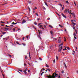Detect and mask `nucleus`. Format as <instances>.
Returning <instances> with one entry per match:
<instances>
[{
	"mask_svg": "<svg viewBox=\"0 0 78 78\" xmlns=\"http://www.w3.org/2000/svg\"><path fill=\"white\" fill-rule=\"evenodd\" d=\"M71 22H72V23H73L72 24L73 25V26L76 25V23H74V22H73V20H72Z\"/></svg>",
	"mask_w": 78,
	"mask_h": 78,
	"instance_id": "1",
	"label": "nucleus"
},
{
	"mask_svg": "<svg viewBox=\"0 0 78 78\" xmlns=\"http://www.w3.org/2000/svg\"><path fill=\"white\" fill-rule=\"evenodd\" d=\"M26 22V21H25V20H23L22 21V23L23 24L25 23Z\"/></svg>",
	"mask_w": 78,
	"mask_h": 78,
	"instance_id": "2",
	"label": "nucleus"
},
{
	"mask_svg": "<svg viewBox=\"0 0 78 78\" xmlns=\"http://www.w3.org/2000/svg\"><path fill=\"white\" fill-rule=\"evenodd\" d=\"M61 14L62 16L63 17H64L65 18H66V16L64 14L62 13H61Z\"/></svg>",
	"mask_w": 78,
	"mask_h": 78,
	"instance_id": "3",
	"label": "nucleus"
},
{
	"mask_svg": "<svg viewBox=\"0 0 78 78\" xmlns=\"http://www.w3.org/2000/svg\"><path fill=\"white\" fill-rule=\"evenodd\" d=\"M64 12L65 13H67V9H66L65 10Z\"/></svg>",
	"mask_w": 78,
	"mask_h": 78,
	"instance_id": "4",
	"label": "nucleus"
},
{
	"mask_svg": "<svg viewBox=\"0 0 78 78\" xmlns=\"http://www.w3.org/2000/svg\"><path fill=\"white\" fill-rule=\"evenodd\" d=\"M12 25H16V24H17V23H14V22H13L12 23Z\"/></svg>",
	"mask_w": 78,
	"mask_h": 78,
	"instance_id": "5",
	"label": "nucleus"
},
{
	"mask_svg": "<svg viewBox=\"0 0 78 78\" xmlns=\"http://www.w3.org/2000/svg\"><path fill=\"white\" fill-rule=\"evenodd\" d=\"M73 35L74 36V37H75V36H76V34L74 32L73 33Z\"/></svg>",
	"mask_w": 78,
	"mask_h": 78,
	"instance_id": "6",
	"label": "nucleus"
},
{
	"mask_svg": "<svg viewBox=\"0 0 78 78\" xmlns=\"http://www.w3.org/2000/svg\"><path fill=\"white\" fill-rule=\"evenodd\" d=\"M50 76H51V75H50L49 76H46L48 77V78H51Z\"/></svg>",
	"mask_w": 78,
	"mask_h": 78,
	"instance_id": "7",
	"label": "nucleus"
},
{
	"mask_svg": "<svg viewBox=\"0 0 78 78\" xmlns=\"http://www.w3.org/2000/svg\"><path fill=\"white\" fill-rule=\"evenodd\" d=\"M58 43H61V40L60 39H58Z\"/></svg>",
	"mask_w": 78,
	"mask_h": 78,
	"instance_id": "8",
	"label": "nucleus"
},
{
	"mask_svg": "<svg viewBox=\"0 0 78 78\" xmlns=\"http://www.w3.org/2000/svg\"><path fill=\"white\" fill-rule=\"evenodd\" d=\"M2 33V34H6V32H3L2 31H1Z\"/></svg>",
	"mask_w": 78,
	"mask_h": 78,
	"instance_id": "9",
	"label": "nucleus"
},
{
	"mask_svg": "<svg viewBox=\"0 0 78 78\" xmlns=\"http://www.w3.org/2000/svg\"><path fill=\"white\" fill-rule=\"evenodd\" d=\"M38 37L40 39H41V35L39 34L38 35Z\"/></svg>",
	"mask_w": 78,
	"mask_h": 78,
	"instance_id": "10",
	"label": "nucleus"
},
{
	"mask_svg": "<svg viewBox=\"0 0 78 78\" xmlns=\"http://www.w3.org/2000/svg\"><path fill=\"white\" fill-rule=\"evenodd\" d=\"M64 64L65 65L64 66H65V68H67V66L66 65V63H64Z\"/></svg>",
	"mask_w": 78,
	"mask_h": 78,
	"instance_id": "11",
	"label": "nucleus"
},
{
	"mask_svg": "<svg viewBox=\"0 0 78 78\" xmlns=\"http://www.w3.org/2000/svg\"><path fill=\"white\" fill-rule=\"evenodd\" d=\"M38 31H39L38 32H39V34H40H40H42V31H41L40 30V31H39V30H38Z\"/></svg>",
	"mask_w": 78,
	"mask_h": 78,
	"instance_id": "12",
	"label": "nucleus"
},
{
	"mask_svg": "<svg viewBox=\"0 0 78 78\" xmlns=\"http://www.w3.org/2000/svg\"><path fill=\"white\" fill-rule=\"evenodd\" d=\"M58 78H61V74H59L58 76Z\"/></svg>",
	"mask_w": 78,
	"mask_h": 78,
	"instance_id": "13",
	"label": "nucleus"
},
{
	"mask_svg": "<svg viewBox=\"0 0 78 78\" xmlns=\"http://www.w3.org/2000/svg\"><path fill=\"white\" fill-rule=\"evenodd\" d=\"M5 30H9V28L5 27Z\"/></svg>",
	"mask_w": 78,
	"mask_h": 78,
	"instance_id": "14",
	"label": "nucleus"
},
{
	"mask_svg": "<svg viewBox=\"0 0 78 78\" xmlns=\"http://www.w3.org/2000/svg\"><path fill=\"white\" fill-rule=\"evenodd\" d=\"M50 33L51 34H52V35H53V31H50Z\"/></svg>",
	"mask_w": 78,
	"mask_h": 78,
	"instance_id": "15",
	"label": "nucleus"
},
{
	"mask_svg": "<svg viewBox=\"0 0 78 78\" xmlns=\"http://www.w3.org/2000/svg\"><path fill=\"white\" fill-rule=\"evenodd\" d=\"M59 27H61V28H62L63 27V26H62L61 24L59 25Z\"/></svg>",
	"mask_w": 78,
	"mask_h": 78,
	"instance_id": "16",
	"label": "nucleus"
},
{
	"mask_svg": "<svg viewBox=\"0 0 78 78\" xmlns=\"http://www.w3.org/2000/svg\"><path fill=\"white\" fill-rule=\"evenodd\" d=\"M46 70H48V71H49V72H50V70H51V69H47Z\"/></svg>",
	"mask_w": 78,
	"mask_h": 78,
	"instance_id": "17",
	"label": "nucleus"
},
{
	"mask_svg": "<svg viewBox=\"0 0 78 78\" xmlns=\"http://www.w3.org/2000/svg\"><path fill=\"white\" fill-rule=\"evenodd\" d=\"M61 49H59L58 50V52H61Z\"/></svg>",
	"mask_w": 78,
	"mask_h": 78,
	"instance_id": "18",
	"label": "nucleus"
},
{
	"mask_svg": "<svg viewBox=\"0 0 78 78\" xmlns=\"http://www.w3.org/2000/svg\"><path fill=\"white\" fill-rule=\"evenodd\" d=\"M56 58L57 61H58V56L56 55Z\"/></svg>",
	"mask_w": 78,
	"mask_h": 78,
	"instance_id": "19",
	"label": "nucleus"
},
{
	"mask_svg": "<svg viewBox=\"0 0 78 78\" xmlns=\"http://www.w3.org/2000/svg\"><path fill=\"white\" fill-rule=\"evenodd\" d=\"M44 3L45 5H46V6H48V5H47V2H44Z\"/></svg>",
	"mask_w": 78,
	"mask_h": 78,
	"instance_id": "20",
	"label": "nucleus"
},
{
	"mask_svg": "<svg viewBox=\"0 0 78 78\" xmlns=\"http://www.w3.org/2000/svg\"><path fill=\"white\" fill-rule=\"evenodd\" d=\"M16 28V27H15L13 29V31L15 32V30H16V29H15V28Z\"/></svg>",
	"mask_w": 78,
	"mask_h": 78,
	"instance_id": "21",
	"label": "nucleus"
},
{
	"mask_svg": "<svg viewBox=\"0 0 78 78\" xmlns=\"http://www.w3.org/2000/svg\"><path fill=\"white\" fill-rule=\"evenodd\" d=\"M69 11H70L69 10V9H68L67 10V12H68V13H69V14L70 13V12H69Z\"/></svg>",
	"mask_w": 78,
	"mask_h": 78,
	"instance_id": "22",
	"label": "nucleus"
},
{
	"mask_svg": "<svg viewBox=\"0 0 78 78\" xmlns=\"http://www.w3.org/2000/svg\"><path fill=\"white\" fill-rule=\"evenodd\" d=\"M46 66L47 67H49V66L47 64L46 65Z\"/></svg>",
	"mask_w": 78,
	"mask_h": 78,
	"instance_id": "23",
	"label": "nucleus"
},
{
	"mask_svg": "<svg viewBox=\"0 0 78 78\" xmlns=\"http://www.w3.org/2000/svg\"><path fill=\"white\" fill-rule=\"evenodd\" d=\"M22 45H23V46H25V45H26V44H25V43H22Z\"/></svg>",
	"mask_w": 78,
	"mask_h": 78,
	"instance_id": "24",
	"label": "nucleus"
},
{
	"mask_svg": "<svg viewBox=\"0 0 78 78\" xmlns=\"http://www.w3.org/2000/svg\"><path fill=\"white\" fill-rule=\"evenodd\" d=\"M64 73V70L62 71V73Z\"/></svg>",
	"mask_w": 78,
	"mask_h": 78,
	"instance_id": "25",
	"label": "nucleus"
},
{
	"mask_svg": "<svg viewBox=\"0 0 78 78\" xmlns=\"http://www.w3.org/2000/svg\"><path fill=\"white\" fill-rule=\"evenodd\" d=\"M54 41H56V40H57V39L55 38H54Z\"/></svg>",
	"mask_w": 78,
	"mask_h": 78,
	"instance_id": "26",
	"label": "nucleus"
},
{
	"mask_svg": "<svg viewBox=\"0 0 78 78\" xmlns=\"http://www.w3.org/2000/svg\"><path fill=\"white\" fill-rule=\"evenodd\" d=\"M32 26L33 27V28H34V29H35V30H36V27H34V26L32 25Z\"/></svg>",
	"mask_w": 78,
	"mask_h": 78,
	"instance_id": "27",
	"label": "nucleus"
},
{
	"mask_svg": "<svg viewBox=\"0 0 78 78\" xmlns=\"http://www.w3.org/2000/svg\"><path fill=\"white\" fill-rule=\"evenodd\" d=\"M66 47L67 49H70V48H69V47L66 46Z\"/></svg>",
	"mask_w": 78,
	"mask_h": 78,
	"instance_id": "28",
	"label": "nucleus"
},
{
	"mask_svg": "<svg viewBox=\"0 0 78 78\" xmlns=\"http://www.w3.org/2000/svg\"><path fill=\"white\" fill-rule=\"evenodd\" d=\"M39 59H40V61H42V58L41 57L39 58Z\"/></svg>",
	"mask_w": 78,
	"mask_h": 78,
	"instance_id": "29",
	"label": "nucleus"
},
{
	"mask_svg": "<svg viewBox=\"0 0 78 78\" xmlns=\"http://www.w3.org/2000/svg\"><path fill=\"white\" fill-rule=\"evenodd\" d=\"M0 23H5V22L1 21Z\"/></svg>",
	"mask_w": 78,
	"mask_h": 78,
	"instance_id": "30",
	"label": "nucleus"
},
{
	"mask_svg": "<svg viewBox=\"0 0 78 78\" xmlns=\"http://www.w3.org/2000/svg\"><path fill=\"white\" fill-rule=\"evenodd\" d=\"M5 27H7V28H8L9 27H10V26H8L7 25H5Z\"/></svg>",
	"mask_w": 78,
	"mask_h": 78,
	"instance_id": "31",
	"label": "nucleus"
},
{
	"mask_svg": "<svg viewBox=\"0 0 78 78\" xmlns=\"http://www.w3.org/2000/svg\"><path fill=\"white\" fill-rule=\"evenodd\" d=\"M74 4H75V6H76V3L75 2H74Z\"/></svg>",
	"mask_w": 78,
	"mask_h": 78,
	"instance_id": "32",
	"label": "nucleus"
},
{
	"mask_svg": "<svg viewBox=\"0 0 78 78\" xmlns=\"http://www.w3.org/2000/svg\"><path fill=\"white\" fill-rule=\"evenodd\" d=\"M41 24H42L41 23H39L38 24V26H39V25H41Z\"/></svg>",
	"mask_w": 78,
	"mask_h": 78,
	"instance_id": "33",
	"label": "nucleus"
},
{
	"mask_svg": "<svg viewBox=\"0 0 78 78\" xmlns=\"http://www.w3.org/2000/svg\"><path fill=\"white\" fill-rule=\"evenodd\" d=\"M49 26L51 28H53V27H52V26H51V25H49Z\"/></svg>",
	"mask_w": 78,
	"mask_h": 78,
	"instance_id": "34",
	"label": "nucleus"
},
{
	"mask_svg": "<svg viewBox=\"0 0 78 78\" xmlns=\"http://www.w3.org/2000/svg\"><path fill=\"white\" fill-rule=\"evenodd\" d=\"M29 57H30V52H29Z\"/></svg>",
	"mask_w": 78,
	"mask_h": 78,
	"instance_id": "35",
	"label": "nucleus"
},
{
	"mask_svg": "<svg viewBox=\"0 0 78 78\" xmlns=\"http://www.w3.org/2000/svg\"><path fill=\"white\" fill-rule=\"evenodd\" d=\"M23 72H24L25 74H27V72L23 71Z\"/></svg>",
	"mask_w": 78,
	"mask_h": 78,
	"instance_id": "36",
	"label": "nucleus"
},
{
	"mask_svg": "<svg viewBox=\"0 0 78 78\" xmlns=\"http://www.w3.org/2000/svg\"><path fill=\"white\" fill-rule=\"evenodd\" d=\"M34 24L35 25H37V23L35 22V23H34Z\"/></svg>",
	"mask_w": 78,
	"mask_h": 78,
	"instance_id": "37",
	"label": "nucleus"
},
{
	"mask_svg": "<svg viewBox=\"0 0 78 78\" xmlns=\"http://www.w3.org/2000/svg\"><path fill=\"white\" fill-rule=\"evenodd\" d=\"M28 9H29L30 11H31V9H30V7H28Z\"/></svg>",
	"mask_w": 78,
	"mask_h": 78,
	"instance_id": "38",
	"label": "nucleus"
},
{
	"mask_svg": "<svg viewBox=\"0 0 78 78\" xmlns=\"http://www.w3.org/2000/svg\"><path fill=\"white\" fill-rule=\"evenodd\" d=\"M5 28V27H2L1 29L2 30H4Z\"/></svg>",
	"mask_w": 78,
	"mask_h": 78,
	"instance_id": "39",
	"label": "nucleus"
},
{
	"mask_svg": "<svg viewBox=\"0 0 78 78\" xmlns=\"http://www.w3.org/2000/svg\"><path fill=\"white\" fill-rule=\"evenodd\" d=\"M50 48H53V46H51L50 47Z\"/></svg>",
	"mask_w": 78,
	"mask_h": 78,
	"instance_id": "40",
	"label": "nucleus"
},
{
	"mask_svg": "<svg viewBox=\"0 0 78 78\" xmlns=\"http://www.w3.org/2000/svg\"><path fill=\"white\" fill-rule=\"evenodd\" d=\"M27 68H26V69L24 70L23 71H25L26 72V71H27Z\"/></svg>",
	"mask_w": 78,
	"mask_h": 78,
	"instance_id": "41",
	"label": "nucleus"
},
{
	"mask_svg": "<svg viewBox=\"0 0 78 78\" xmlns=\"http://www.w3.org/2000/svg\"><path fill=\"white\" fill-rule=\"evenodd\" d=\"M40 27L39 28H41V27H42V25H41L40 26Z\"/></svg>",
	"mask_w": 78,
	"mask_h": 78,
	"instance_id": "42",
	"label": "nucleus"
},
{
	"mask_svg": "<svg viewBox=\"0 0 78 78\" xmlns=\"http://www.w3.org/2000/svg\"><path fill=\"white\" fill-rule=\"evenodd\" d=\"M50 18H48V20H50Z\"/></svg>",
	"mask_w": 78,
	"mask_h": 78,
	"instance_id": "43",
	"label": "nucleus"
},
{
	"mask_svg": "<svg viewBox=\"0 0 78 78\" xmlns=\"http://www.w3.org/2000/svg\"><path fill=\"white\" fill-rule=\"evenodd\" d=\"M37 16H39V15H38V14L37 13H36L35 14Z\"/></svg>",
	"mask_w": 78,
	"mask_h": 78,
	"instance_id": "44",
	"label": "nucleus"
},
{
	"mask_svg": "<svg viewBox=\"0 0 78 78\" xmlns=\"http://www.w3.org/2000/svg\"><path fill=\"white\" fill-rule=\"evenodd\" d=\"M43 9H44V10H46V9L45 8V7H44Z\"/></svg>",
	"mask_w": 78,
	"mask_h": 78,
	"instance_id": "45",
	"label": "nucleus"
},
{
	"mask_svg": "<svg viewBox=\"0 0 78 78\" xmlns=\"http://www.w3.org/2000/svg\"><path fill=\"white\" fill-rule=\"evenodd\" d=\"M53 62L55 63V59H54L53 60Z\"/></svg>",
	"mask_w": 78,
	"mask_h": 78,
	"instance_id": "46",
	"label": "nucleus"
},
{
	"mask_svg": "<svg viewBox=\"0 0 78 78\" xmlns=\"http://www.w3.org/2000/svg\"><path fill=\"white\" fill-rule=\"evenodd\" d=\"M66 3L69 4V2L68 1H66Z\"/></svg>",
	"mask_w": 78,
	"mask_h": 78,
	"instance_id": "47",
	"label": "nucleus"
},
{
	"mask_svg": "<svg viewBox=\"0 0 78 78\" xmlns=\"http://www.w3.org/2000/svg\"><path fill=\"white\" fill-rule=\"evenodd\" d=\"M69 14H72V15H73V13H72L71 12L69 13Z\"/></svg>",
	"mask_w": 78,
	"mask_h": 78,
	"instance_id": "48",
	"label": "nucleus"
},
{
	"mask_svg": "<svg viewBox=\"0 0 78 78\" xmlns=\"http://www.w3.org/2000/svg\"><path fill=\"white\" fill-rule=\"evenodd\" d=\"M56 14H57V15H58V16H60V15H59V14H58V13L56 12Z\"/></svg>",
	"mask_w": 78,
	"mask_h": 78,
	"instance_id": "49",
	"label": "nucleus"
},
{
	"mask_svg": "<svg viewBox=\"0 0 78 78\" xmlns=\"http://www.w3.org/2000/svg\"><path fill=\"white\" fill-rule=\"evenodd\" d=\"M55 76H58V74H56L55 73Z\"/></svg>",
	"mask_w": 78,
	"mask_h": 78,
	"instance_id": "50",
	"label": "nucleus"
},
{
	"mask_svg": "<svg viewBox=\"0 0 78 78\" xmlns=\"http://www.w3.org/2000/svg\"><path fill=\"white\" fill-rule=\"evenodd\" d=\"M18 70L19 71H20V72H22V70L19 69Z\"/></svg>",
	"mask_w": 78,
	"mask_h": 78,
	"instance_id": "51",
	"label": "nucleus"
},
{
	"mask_svg": "<svg viewBox=\"0 0 78 78\" xmlns=\"http://www.w3.org/2000/svg\"><path fill=\"white\" fill-rule=\"evenodd\" d=\"M16 44H18V45H19V42H16Z\"/></svg>",
	"mask_w": 78,
	"mask_h": 78,
	"instance_id": "52",
	"label": "nucleus"
},
{
	"mask_svg": "<svg viewBox=\"0 0 78 78\" xmlns=\"http://www.w3.org/2000/svg\"><path fill=\"white\" fill-rule=\"evenodd\" d=\"M74 38L75 39H76V37L75 36L74 37Z\"/></svg>",
	"mask_w": 78,
	"mask_h": 78,
	"instance_id": "53",
	"label": "nucleus"
},
{
	"mask_svg": "<svg viewBox=\"0 0 78 78\" xmlns=\"http://www.w3.org/2000/svg\"><path fill=\"white\" fill-rule=\"evenodd\" d=\"M63 43H62V44H61L60 45H63Z\"/></svg>",
	"mask_w": 78,
	"mask_h": 78,
	"instance_id": "54",
	"label": "nucleus"
},
{
	"mask_svg": "<svg viewBox=\"0 0 78 78\" xmlns=\"http://www.w3.org/2000/svg\"><path fill=\"white\" fill-rule=\"evenodd\" d=\"M8 38H9V37H7L6 38H5V39H6V40H7V39H8Z\"/></svg>",
	"mask_w": 78,
	"mask_h": 78,
	"instance_id": "55",
	"label": "nucleus"
},
{
	"mask_svg": "<svg viewBox=\"0 0 78 78\" xmlns=\"http://www.w3.org/2000/svg\"><path fill=\"white\" fill-rule=\"evenodd\" d=\"M28 36H26V37L27 38V39H28Z\"/></svg>",
	"mask_w": 78,
	"mask_h": 78,
	"instance_id": "56",
	"label": "nucleus"
},
{
	"mask_svg": "<svg viewBox=\"0 0 78 78\" xmlns=\"http://www.w3.org/2000/svg\"><path fill=\"white\" fill-rule=\"evenodd\" d=\"M25 59H27V56H26L25 57Z\"/></svg>",
	"mask_w": 78,
	"mask_h": 78,
	"instance_id": "57",
	"label": "nucleus"
},
{
	"mask_svg": "<svg viewBox=\"0 0 78 78\" xmlns=\"http://www.w3.org/2000/svg\"><path fill=\"white\" fill-rule=\"evenodd\" d=\"M74 30H75V32H77V30H76V29H75Z\"/></svg>",
	"mask_w": 78,
	"mask_h": 78,
	"instance_id": "58",
	"label": "nucleus"
},
{
	"mask_svg": "<svg viewBox=\"0 0 78 78\" xmlns=\"http://www.w3.org/2000/svg\"><path fill=\"white\" fill-rule=\"evenodd\" d=\"M33 12H34V13H35L36 12H35V11H34H34H33Z\"/></svg>",
	"mask_w": 78,
	"mask_h": 78,
	"instance_id": "59",
	"label": "nucleus"
},
{
	"mask_svg": "<svg viewBox=\"0 0 78 78\" xmlns=\"http://www.w3.org/2000/svg\"><path fill=\"white\" fill-rule=\"evenodd\" d=\"M64 50H67V49H63V51H64Z\"/></svg>",
	"mask_w": 78,
	"mask_h": 78,
	"instance_id": "60",
	"label": "nucleus"
},
{
	"mask_svg": "<svg viewBox=\"0 0 78 78\" xmlns=\"http://www.w3.org/2000/svg\"><path fill=\"white\" fill-rule=\"evenodd\" d=\"M60 48L61 49H62V46H61Z\"/></svg>",
	"mask_w": 78,
	"mask_h": 78,
	"instance_id": "61",
	"label": "nucleus"
},
{
	"mask_svg": "<svg viewBox=\"0 0 78 78\" xmlns=\"http://www.w3.org/2000/svg\"><path fill=\"white\" fill-rule=\"evenodd\" d=\"M24 66H27V64H26L24 63Z\"/></svg>",
	"mask_w": 78,
	"mask_h": 78,
	"instance_id": "62",
	"label": "nucleus"
},
{
	"mask_svg": "<svg viewBox=\"0 0 78 78\" xmlns=\"http://www.w3.org/2000/svg\"><path fill=\"white\" fill-rule=\"evenodd\" d=\"M39 19H39V18H37V20L38 21H39Z\"/></svg>",
	"mask_w": 78,
	"mask_h": 78,
	"instance_id": "63",
	"label": "nucleus"
},
{
	"mask_svg": "<svg viewBox=\"0 0 78 78\" xmlns=\"http://www.w3.org/2000/svg\"><path fill=\"white\" fill-rule=\"evenodd\" d=\"M29 3H31V1H29Z\"/></svg>",
	"mask_w": 78,
	"mask_h": 78,
	"instance_id": "64",
	"label": "nucleus"
}]
</instances>
